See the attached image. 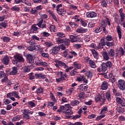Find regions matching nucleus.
Wrapping results in <instances>:
<instances>
[{"instance_id":"obj_1","label":"nucleus","mask_w":125,"mask_h":125,"mask_svg":"<svg viewBox=\"0 0 125 125\" xmlns=\"http://www.w3.org/2000/svg\"><path fill=\"white\" fill-rule=\"evenodd\" d=\"M68 52V50H65L63 52L62 55L64 58H67V59H73L74 56H78V54L74 51H69V54Z\"/></svg>"},{"instance_id":"obj_2","label":"nucleus","mask_w":125,"mask_h":125,"mask_svg":"<svg viewBox=\"0 0 125 125\" xmlns=\"http://www.w3.org/2000/svg\"><path fill=\"white\" fill-rule=\"evenodd\" d=\"M21 112L24 115L23 116L24 118L26 120H30V115H33L34 114V111H30L29 109H22Z\"/></svg>"},{"instance_id":"obj_3","label":"nucleus","mask_w":125,"mask_h":125,"mask_svg":"<svg viewBox=\"0 0 125 125\" xmlns=\"http://www.w3.org/2000/svg\"><path fill=\"white\" fill-rule=\"evenodd\" d=\"M95 100L96 102H102V103H104L105 102V100H106V98L104 96V94H97L95 97Z\"/></svg>"},{"instance_id":"obj_4","label":"nucleus","mask_w":125,"mask_h":125,"mask_svg":"<svg viewBox=\"0 0 125 125\" xmlns=\"http://www.w3.org/2000/svg\"><path fill=\"white\" fill-rule=\"evenodd\" d=\"M55 63V66L58 68L60 67H62L63 68H68V65L64 62H62L60 61H56Z\"/></svg>"},{"instance_id":"obj_5","label":"nucleus","mask_w":125,"mask_h":125,"mask_svg":"<svg viewBox=\"0 0 125 125\" xmlns=\"http://www.w3.org/2000/svg\"><path fill=\"white\" fill-rule=\"evenodd\" d=\"M37 25L41 29H46V23L43 22V20L40 19L39 20V22L37 23Z\"/></svg>"},{"instance_id":"obj_6","label":"nucleus","mask_w":125,"mask_h":125,"mask_svg":"<svg viewBox=\"0 0 125 125\" xmlns=\"http://www.w3.org/2000/svg\"><path fill=\"white\" fill-rule=\"evenodd\" d=\"M66 79H67V74H66V73L62 72L60 77L56 79V81L57 83H61V82L65 81Z\"/></svg>"},{"instance_id":"obj_7","label":"nucleus","mask_w":125,"mask_h":125,"mask_svg":"<svg viewBox=\"0 0 125 125\" xmlns=\"http://www.w3.org/2000/svg\"><path fill=\"white\" fill-rule=\"evenodd\" d=\"M118 86L121 90H125V82L123 80L118 81Z\"/></svg>"},{"instance_id":"obj_8","label":"nucleus","mask_w":125,"mask_h":125,"mask_svg":"<svg viewBox=\"0 0 125 125\" xmlns=\"http://www.w3.org/2000/svg\"><path fill=\"white\" fill-rule=\"evenodd\" d=\"M14 58L16 59L19 62H21V63H23L25 61V60H24V58H23V56L20 54H16L14 56Z\"/></svg>"},{"instance_id":"obj_9","label":"nucleus","mask_w":125,"mask_h":125,"mask_svg":"<svg viewBox=\"0 0 125 125\" xmlns=\"http://www.w3.org/2000/svg\"><path fill=\"white\" fill-rule=\"evenodd\" d=\"M125 45V47H124V49L125 50H124V49L123 48V47H120L119 48V49H118V50H117L116 51V56H123V55H124L125 53V44H124Z\"/></svg>"},{"instance_id":"obj_10","label":"nucleus","mask_w":125,"mask_h":125,"mask_svg":"<svg viewBox=\"0 0 125 125\" xmlns=\"http://www.w3.org/2000/svg\"><path fill=\"white\" fill-rule=\"evenodd\" d=\"M107 68L105 63H103L102 65L98 68V71H99L100 73H101L102 72H105L107 71Z\"/></svg>"},{"instance_id":"obj_11","label":"nucleus","mask_w":125,"mask_h":125,"mask_svg":"<svg viewBox=\"0 0 125 125\" xmlns=\"http://www.w3.org/2000/svg\"><path fill=\"white\" fill-rule=\"evenodd\" d=\"M97 14L94 12H88L86 14V16L88 18H94L96 17Z\"/></svg>"},{"instance_id":"obj_12","label":"nucleus","mask_w":125,"mask_h":125,"mask_svg":"<svg viewBox=\"0 0 125 125\" xmlns=\"http://www.w3.org/2000/svg\"><path fill=\"white\" fill-rule=\"evenodd\" d=\"M60 108L62 111H63V110L64 111H66L67 110V109H72V106H71V105H70V104H68L64 105H61L60 107Z\"/></svg>"},{"instance_id":"obj_13","label":"nucleus","mask_w":125,"mask_h":125,"mask_svg":"<svg viewBox=\"0 0 125 125\" xmlns=\"http://www.w3.org/2000/svg\"><path fill=\"white\" fill-rule=\"evenodd\" d=\"M88 62L90 68H92L93 69H95V68H96V64H95L94 61H92V60H88Z\"/></svg>"},{"instance_id":"obj_14","label":"nucleus","mask_w":125,"mask_h":125,"mask_svg":"<svg viewBox=\"0 0 125 125\" xmlns=\"http://www.w3.org/2000/svg\"><path fill=\"white\" fill-rule=\"evenodd\" d=\"M18 70L17 67L13 66L12 67V70L10 72L9 74L11 76H14V75L17 74Z\"/></svg>"},{"instance_id":"obj_15","label":"nucleus","mask_w":125,"mask_h":125,"mask_svg":"<svg viewBox=\"0 0 125 125\" xmlns=\"http://www.w3.org/2000/svg\"><path fill=\"white\" fill-rule=\"evenodd\" d=\"M107 88H108V83L107 82H103L101 85V89L103 90H106Z\"/></svg>"},{"instance_id":"obj_16","label":"nucleus","mask_w":125,"mask_h":125,"mask_svg":"<svg viewBox=\"0 0 125 125\" xmlns=\"http://www.w3.org/2000/svg\"><path fill=\"white\" fill-rule=\"evenodd\" d=\"M60 50V46H55L53 49L52 53H53V54H57V53L59 52Z\"/></svg>"},{"instance_id":"obj_17","label":"nucleus","mask_w":125,"mask_h":125,"mask_svg":"<svg viewBox=\"0 0 125 125\" xmlns=\"http://www.w3.org/2000/svg\"><path fill=\"white\" fill-rule=\"evenodd\" d=\"M35 77L36 79H45V75H43L42 73L35 74Z\"/></svg>"},{"instance_id":"obj_18","label":"nucleus","mask_w":125,"mask_h":125,"mask_svg":"<svg viewBox=\"0 0 125 125\" xmlns=\"http://www.w3.org/2000/svg\"><path fill=\"white\" fill-rule=\"evenodd\" d=\"M88 87L87 86L85 85V84H82L80 86V89L82 91H87V88Z\"/></svg>"},{"instance_id":"obj_19","label":"nucleus","mask_w":125,"mask_h":125,"mask_svg":"<svg viewBox=\"0 0 125 125\" xmlns=\"http://www.w3.org/2000/svg\"><path fill=\"white\" fill-rule=\"evenodd\" d=\"M3 63L5 65H8L9 63V58L8 56H5L3 59Z\"/></svg>"},{"instance_id":"obj_20","label":"nucleus","mask_w":125,"mask_h":125,"mask_svg":"<svg viewBox=\"0 0 125 125\" xmlns=\"http://www.w3.org/2000/svg\"><path fill=\"white\" fill-rule=\"evenodd\" d=\"M35 49L38 51L40 52V54L43 52V48L40 45H35Z\"/></svg>"},{"instance_id":"obj_21","label":"nucleus","mask_w":125,"mask_h":125,"mask_svg":"<svg viewBox=\"0 0 125 125\" xmlns=\"http://www.w3.org/2000/svg\"><path fill=\"white\" fill-rule=\"evenodd\" d=\"M70 39L71 42H78V39H79V38L77 36L71 35L70 36Z\"/></svg>"},{"instance_id":"obj_22","label":"nucleus","mask_w":125,"mask_h":125,"mask_svg":"<svg viewBox=\"0 0 125 125\" xmlns=\"http://www.w3.org/2000/svg\"><path fill=\"white\" fill-rule=\"evenodd\" d=\"M116 31L118 34L119 38L121 40L122 39V32L121 31V29L120 26L118 25L116 27Z\"/></svg>"},{"instance_id":"obj_23","label":"nucleus","mask_w":125,"mask_h":125,"mask_svg":"<svg viewBox=\"0 0 125 125\" xmlns=\"http://www.w3.org/2000/svg\"><path fill=\"white\" fill-rule=\"evenodd\" d=\"M102 55L104 60H106L107 61L109 60V59H110V58L109 57V55H108V53H107V52H103Z\"/></svg>"},{"instance_id":"obj_24","label":"nucleus","mask_w":125,"mask_h":125,"mask_svg":"<svg viewBox=\"0 0 125 125\" xmlns=\"http://www.w3.org/2000/svg\"><path fill=\"white\" fill-rule=\"evenodd\" d=\"M56 11H57L59 15H62V14H63V13H66V10L64 9L63 8L58 9V10H56Z\"/></svg>"},{"instance_id":"obj_25","label":"nucleus","mask_w":125,"mask_h":125,"mask_svg":"<svg viewBox=\"0 0 125 125\" xmlns=\"http://www.w3.org/2000/svg\"><path fill=\"white\" fill-rule=\"evenodd\" d=\"M27 60L29 63H34V59H33V56H32V55H28L27 56Z\"/></svg>"},{"instance_id":"obj_26","label":"nucleus","mask_w":125,"mask_h":125,"mask_svg":"<svg viewBox=\"0 0 125 125\" xmlns=\"http://www.w3.org/2000/svg\"><path fill=\"white\" fill-rule=\"evenodd\" d=\"M90 51H91L94 58L98 59V53L93 49H90Z\"/></svg>"},{"instance_id":"obj_27","label":"nucleus","mask_w":125,"mask_h":125,"mask_svg":"<svg viewBox=\"0 0 125 125\" xmlns=\"http://www.w3.org/2000/svg\"><path fill=\"white\" fill-rule=\"evenodd\" d=\"M108 112V108H107V106H104L102 108V110L100 112V114L101 115L103 114H106Z\"/></svg>"},{"instance_id":"obj_28","label":"nucleus","mask_w":125,"mask_h":125,"mask_svg":"<svg viewBox=\"0 0 125 125\" xmlns=\"http://www.w3.org/2000/svg\"><path fill=\"white\" fill-rule=\"evenodd\" d=\"M77 33H80L81 34H83V33H86L87 32V29L85 28H78L77 30Z\"/></svg>"},{"instance_id":"obj_29","label":"nucleus","mask_w":125,"mask_h":125,"mask_svg":"<svg viewBox=\"0 0 125 125\" xmlns=\"http://www.w3.org/2000/svg\"><path fill=\"white\" fill-rule=\"evenodd\" d=\"M112 91L114 95H115V98L120 97V96H121V94L120 93V92L117 91V89L113 88Z\"/></svg>"},{"instance_id":"obj_30","label":"nucleus","mask_w":125,"mask_h":125,"mask_svg":"<svg viewBox=\"0 0 125 125\" xmlns=\"http://www.w3.org/2000/svg\"><path fill=\"white\" fill-rule=\"evenodd\" d=\"M21 120V116L20 115H17L12 119V122H17Z\"/></svg>"},{"instance_id":"obj_31","label":"nucleus","mask_w":125,"mask_h":125,"mask_svg":"<svg viewBox=\"0 0 125 125\" xmlns=\"http://www.w3.org/2000/svg\"><path fill=\"white\" fill-rule=\"evenodd\" d=\"M116 111L118 113H124V112H125V108L121 106H118L116 108Z\"/></svg>"},{"instance_id":"obj_32","label":"nucleus","mask_w":125,"mask_h":125,"mask_svg":"<svg viewBox=\"0 0 125 125\" xmlns=\"http://www.w3.org/2000/svg\"><path fill=\"white\" fill-rule=\"evenodd\" d=\"M105 96L106 99H107L108 101H110L111 100V92L110 91H108L105 93Z\"/></svg>"},{"instance_id":"obj_33","label":"nucleus","mask_w":125,"mask_h":125,"mask_svg":"<svg viewBox=\"0 0 125 125\" xmlns=\"http://www.w3.org/2000/svg\"><path fill=\"white\" fill-rule=\"evenodd\" d=\"M38 30H40V29L37 27L36 25L34 24L31 27V32H33L34 33H37V31Z\"/></svg>"},{"instance_id":"obj_34","label":"nucleus","mask_w":125,"mask_h":125,"mask_svg":"<svg viewBox=\"0 0 125 125\" xmlns=\"http://www.w3.org/2000/svg\"><path fill=\"white\" fill-rule=\"evenodd\" d=\"M108 54L109 56H110L111 57H113L115 54V51L113 49H110L108 51Z\"/></svg>"},{"instance_id":"obj_35","label":"nucleus","mask_w":125,"mask_h":125,"mask_svg":"<svg viewBox=\"0 0 125 125\" xmlns=\"http://www.w3.org/2000/svg\"><path fill=\"white\" fill-rule=\"evenodd\" d=\"M26 1H22V0H18V1H16V3L18 4V3H20V2H23V3H25V4H26V5H28V6H31V3L29 2H26Z\"/></svg>"},{"instance_id":"obj_36","label":"nucleus","mask_w":125,"mask_h":125,"mask_svg":"<svg viewBox=\"0 0 125 125\" xmlns=\"http://www.w3.org/2000/svg\"><path fill=\"white\" fill-rule=\"evenodd\" d=\"M80 104V102L78 100H74L72 101L71 102V106H77Z\"/></svg>"},{"instance_id":"obj_37","label":"nucleus","mask_w":125,"mask_h":125,"mask_svg":"<svg viewBox=\"0 0 125 125\" xmlns=\"http://www.w3.org/2000/svg\"><path fill=\"white\" fill-rule=\"evenodd\" d=\"M77 70V68H74L73 70L70 72V75L72 76H76V75L78 74Z\"/></svg>"},{"instance_id":"obj_38","label":"nucleus","mask_w":125,"mask_h":125,"mask_svg":"<svg viewBox=\"0 0 125 125\" xmlns=\"http://www.w3.org/2000/svg\"><path fill=\"white\" fill-rule=\"evenodd\" d=\"M73 91H74V88H70L67 89L66 90V93L68 95H71L72 94V92H73Z\"/></svg>"},{"instance_id":"obj_39","label":"nucleus","mask_w":125,"mask_h":125,"mask_svg":"<svg viewBox=\"0 0 125 125\" xmlns=\"http://www.w3.org/2000/svg\"><path fill=\"white\" fill-rule=\"evenodd\" d=\"M27 48L29 51H34V50H36V45H32L27 47Z\"/></svg>"},{"instance_id":"obj_40","label":"nucleus","mask_w":125,"mask_h":125,"mask_svg":"<svg viewBox=\"0 0 125 125\" xmlns=\"http://www.w3.org/2000/svg\"><path fill=\"white\" fill-rule=\"evenodd\" d=\"M71 41L70 40L65 38L63 40V43H64L65 45H66V46H68V45H70V42Z\"/></svg>"},{"instance_id":"obj_41","label":"nucleus","mask_w":125,"mask_h":125,"mask_svg":"<svg viewBox=\"0 0 125 125\" xmlns=\"http://www.w3.org/2000/svg\"><path fill=\"white\" fill-rule=\"evenodd\" d=\"M56 41L59 44H60L61 43H64V39H63L57 38L56 39Z\"/></svg>"},{"instance_id":"obj_42","label":"nucleus","mask_w":125,"mask_h":125,"mask_svg":"<svg viewBox=\"0 0 125 125\" xmlns=\"http://www.w3.org/2000/svg\"><path fill=\"white\" fill-rule=\"evenodd\" d=\"M50 98L52 101L54 102H56V98H55V96H54V94L53 93L50 92Z\"/></svg>"},{"instance_id":"obj_43","label":"nucleus","mask_w":125,"mask_h":125,"mask_svg":"<svg viewBox=\"0 0 125 125\" xmlns=\"http://www.w3.org/2000/svg\"><path fill=\"white\" fill-rule=\"evenodd\" d=\"M49 13H50L51 16L52 17L53 19H54V20H55V21L57 22L58 21V20H57V18L56 17V16H55L54 13H53V12H51V11H50Z\"/></svg>"},{"instance_id":"obj_44","label":"nucleus","mask_w":125,"mask_h":125,"mask_svg":"<svg viewBox=\"0 0 125 125\" xmlns=\"http://www.w3.org/2000/svg\"><path fill=\"white\" fill-rule=\"evenodd\" d=\"M79 99H83L84 98V93L83 92H80L78 94Z\"/></svg>"},{"instance_id":"obj_45","label":"nucleus","mask_w":125,"mask_h":125,"mask_svg":"<svg viewBox=\"0 0 125 125\" xmlns=\"http://www.w3.org/2000/svg\"><path fill=\"white\" fill-rule=\"evenodd\" d=\"M73 19H74V20H76V22H80L81 21V17H80L79 15H75L73 17Z\"/></svg>"},{"instance_id":"obj_46","label":"nucleus","mask_w":125,"mask_h":125,"mask_svg":"<svg viewBox=\"0 0 125 125\" xmlns=\"http://www.w3.org/2000/svg\"><path fill=\"white\" fill-rule=\"evenodd\" d=\"M1 39L3 40L4 42H8L10 41V38L8 37H2Z\"/></svg>"},{"instance_id":"obj_47","label":"nucleus","mask_w":125,"mask_h":125,"mask_svg":"<svg viewBox=\"0 0 125 125\" xmlns=\"http://www.w3.org/2000/svg\"><path fill=\"white\" fill-rule=\"evenodd\" d=\"M65 114L66 115H73V110L70 108H67L66 110H65Z\"/></svg>"},{"instance_id":"obj_48","label":"nucleus","mask_w":125,"mask_h":125,"mask_svg":"<svg viewBox=\"0 0 125 125\" xmlns=\"http://www.w3.org/2000/svg\"><path fill=\"white\" fill-rule=\"evenodd\" d=\"M74 66H75V68H77V69H81L82 68V65L81 64L78 63L77 62H74L73 63Z\"/></svg>"},{"instance_id":"obj_49","label":"nucleus","mask_w":125,"mask_h":125,"mask_svg":"<svg viewBox=\"0 0 125 125\" xmlns=\"http://www.w3.org/2000/svg\"><path fill=\"white\" fill-rule=\"evenodd\" d=\"M13 95L14 97H16V98L20 99V96H19V93L18 92L16 91H13Z\"/></svg>"},{"instance_id":"obj_50","label":"nucleus","mask_w":125,"mask_h":125,"mask_svg":"<svg viewBox=\"0 0 125 125\" xmlns=\"http://www.w3.org/2000/svg\"><path fill=\"white\" fill-rule=\"evenodd\" d=\"M49 28L51 32H53L54 33H56L57 32V30L55 29V25H51Z\"/></svg>"},{"instance_id":"obj_51","label":"nucleus","mask_w":125,"mask_h":125,"mask_svg":"<svg viewBox=\"0 0 125 125\" xmlns=\"http://www.w3.org/2000/svg\"><path fill=\"white\" fill-rule=\"evenodd\" d=\"M35 3H39L41 2V3H42V4H46L48 3L47 0H37V1H34Z\"/></svg>"},{"instance_id":"obj_52","label":"nucleus","mask_w":125,"mask_h":125,"mask_svg":"<svg viewBox=\"0 0 125 125\" xmlns=\"http://www.w3.org/2000/svg\"><path fill=\"white\" fill-rule=\"evenodd\" d=\"M43 92V89L42 87L38 88L36 90V93H37L38 94L42 93Z\"/></svg>"},{"instance_id":"obj_53","label":"nucleus","mask_w":125,"mask_h":125,"mask_svg":"<svg viewBox=\"0 0 125 125\" xmlns=\"http://www.w3.org/2000/svg\"><path fill=\"white\" fill-rule=\"evenodd\" d=\"M41 66H43V67H46L47 66H49V63L47 62L42 61L41 63Z\"/></svg>"},{"instance_id":"obj_54","label":"nucleus","mask_w":125,"mask_h":125,"mask_svg":"<svg viewBox=\"0 0 125 125\" xmlns=\"http://www.w3.org/2000/svg\"><path fill=\"white\" fill-rule=\"evenodd\" d=\"M57 37H59V38H65V34L62 33V32H58L57 33Z\"/></svg>"},{"instance_id":"obj_55","label":"nucleus","mask_w":125,"mask_h":125,"mask_svg":"<svg viewBox=\"0 0 125 125\" xmlns=\"http://www.w3.org/2000/svg\"><path fill=\"white\" fill-rule=\"evenodd\" d=\"M105 116H106V115H105V114L98 116L96 117V120L97 121H100V120H101L102 119H103V118H105Z\"/></svg>"},{"instance_id":"obj_56","label":"nucleus","mask_w":125,"mask_h":125,"mask_svg":"<svg viewBox=\"0 0 125 125\" xmlns=\"http://www.w3.org/2000/svg\"><path fill=\"white\" fill-rule=\"evenodd\" d=\"M90 39H91V37L90 36V35H88L85 36L84 40L85 42H89V41H90Z\"/></svg>"},{"instance_id":"obj_57","label":"nucleus","mask_w":125,"mask_h":125,"mask_svg":"<svg viewBox=\"0 0 125 125\" xmlns=\"http://www.w3.org/2000/svg\"><path fill=\"white\" fill-rule=\"evenodd\" d=\"M40 54H41L42 57H45V58H48V57H49V54H48V53H43V52H42Z\"/></svg>"},{"instance_id":"obj_58","label":"nucleus","mask_w":125,"mask_h":125,"mask_svg":"<svg viewBox=\"0 0 125 125\" xmlns=\"http://www.w3.org/2000/svg\"><path fill=\"white\" fill-rule=\"evenodd\" d=\"M11 10H12L13 11H19V10H20V8H19V7H17L16 6H15L13 7H12L11 8Z\"/></svg>"},{"instance_id":"obj_59","label":"nucleus","mask_w":125,"mask_h":125,"mask_svg":"<svg viewBox=\"0 0 125 125\" xmlns=\"http://www.w3.org/2000/svg\"><path fill=\"white\" fill-rule=\"evenodd\" d=\"M28 105L30 106V108H34V107H36V104L32 101L28 102Z\"/></svg>"},{"instance_id":"obj_60","label":"nucleus","mask_w":125,"mask_h":125,"mask_svg":"<svg viewBox=\"0 0 125 125\" xmlns=\"http://www.w3.org/2000/svg\"><path fill=\"white\" fill-rule=\"evenodd\" d=\"M86 75L88 79H91V78H92V72L91 71H88L86 73Z\"/></svg>"},{"instance_id":"obj_61","label":"nucleus","mask_w":125,"mask_h":125,"mask_svg":"<svg viewBox=\"0 0 125 125\" xmlns=\"http://www.w3.org/2000/svg\"><path fill=\"white\" fill-rule=\"evenodd\" d=\"M105 64L107 68H111L112 67V62L110 61H108L105 63Z\"/></svg>"},{"instance_id":"obj_62","label":"nucleus","mask_w":125,"mask_h":125,"mask_svg":"<svg viewBox=\"0 0 125 125\" xmlns=\"http://www.w3.org/2000/svg\"><path fill=\"white\" fill-rule=\"evenodd\" d=\"M83 75H81L80 76L77 77L76 81H77L78 82L83 81Z\"/></svg>"},{"instance_id":"obj_63","label":"nucleus","mask_w":125,"mask_h":125,"mask_svg":"<svg viewBox=\"0 0 125 125\" xmlns=\"http://www.w3.org/2000/svg\"><path fill=\"white\" fill-rule=\"evenodd\" d=\"M101 31H102V27H97L96 29L95 30V33H100Z\"/></svg>"},{"instance_id":"obj_64","label":"nucleus","mask_w":125,"mask_h":125,"mask_svg":"<svg viewBox=\"0 0 125 125\" xmlns=\"http://www.w3.org/2000/svg\"><path fill=\"white\" fill-rule=\"evenodd\" d=\"M104 45V43H100L97 47V49H102V48H103Z\"/></svg>"}]
</instances>
